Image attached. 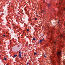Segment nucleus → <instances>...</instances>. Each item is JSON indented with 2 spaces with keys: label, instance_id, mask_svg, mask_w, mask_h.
I'll return each mask as SVG.
<instances>
[{
  "label": "nucleus",
  "instance_id": "obj_20",
  "mask_svg": "<svg viewBox=\"0 0 65 65\" xmlns=\"http://www.w3.org/2000/svg\"><path fill=\"white\" fill-rule=\"evenodd\" d=\"M54 43H55V44H56V42H55Z\"/></svg>",
  "mask_w": 65,
  "mask_h": 65
},
{
  "label": "nucleus",
  "instance_id": "obj_13",
  "mask_svg": "<svg viewBox=\"0 0 65 65\" xmlns=\"http://www.w3.org/2000/svg\"><path fill=\"white\" fill-rule=\"evenodd\" d=\"M30 64V63H27V65H28V64Z\"/></svg>",
  "mask_w": 65,
  "mask_h": 65
},
{
  "label": "nucleus",
  "instance_id": "obj_8",
  "mask_svg": "<svg viewBox=\"0 0 65 65\" xmlns=\"http://www.w3.org/2000/svg\"><path fill=\"white\" fill-rule=\"evenodd\" d=\"M61 10H65V8H64L63 9H61Z\"/></svg>",
  "mask_w": 65,
  "mask_h": 65
},
{
  "label": "nucleus",
  "instance_id": "obj_1",
  "mask_svg": "<svg viewBox=\"0 0 65 65\" xmlns=\"http://www.w3.org/2000/svg\"><path fill=\"white\" fill-rule=\"evenodd\" d=\"M58 52L57 53V57H58V59L59 60H60V58L62 57V54H61V50H58Z\"/></svg>",
  "mask_w": 65,
  "mask_h": 65
},
{
  "label": "nucleus",
  "instance_id": "obj_2",
  "mask_svg": "<svg viewBox=\"0 0 65 65\" xmlns=\"http://www.w3.org/2000/svg\"><path fill=\"white\" fill-rule=\"evenodd\" d=\"M60 37H61V38H65V36H63L62 35H60Z\"/></svg>",
  "mask_w": 65,
  "mask_h": 65
},
{
  "label": "nucleus",
  "instance_id": "obj_11",
  "mask_svg": "<svg viewBox=\"0 0 65 65\" xmlns=\"http://www.w3.org/2000/svg\"><path fill=\"white\" fill-rule=\"evenodd\" d=\"M3 36H4V37H5V36H6L5 35H3Z\"/></svg>",
  "mask_w": 65,
  "mask_h": 65
},
{
  "label": "nucleus",
  "instance_id": "obj_7",
  "mask_svg": "<svg viewBox=\"0 0 65 65\" xmlns=\"http://www.w3.org/2000/svg\"><path fill=\"white\" fill-rule=\"evenodd\" d=\"M34 55L35 56H36V55L37 54H36V53L35 52L34 53Z\"/></svg>",
  "mask_w": 65,
  "mask_h": 65
},
{
  "label": "nucleus",
  "instance_id": "obj_12",
  "mask_svg": "<svg viewBox=\"0 0 65 65\" xmlns=\"http://www.w3.org/2000/svg\"><path fill=\"white\" fill-rule=\"evenodd\" d=\"M39 43H41V40H40V41L39 42Z\"/></svg>",
  "mask_w": 65,
  "mask_h": 65
},
{
  "label": "nucleus",
  "instance_id": "obj_16",
  "mask_svg": "<svg viewBox=\"0 0 65 65\" xmlns=\"http://www.w3.org/2000/svg\"><path fill=\"white\" fill-rule=\"evenodd\" d=\"M37 20V18H35V20Z\"/></svg>",
  "mask_w": 65,
  "mask_h": 65
},
{
  "label": "nucleus",
  "instance_id": "obj_14",
  "mask_svg": "<svg viewBox=\"0 0 65 65\" xmlns=\"http://www.w3.org/2000/svg\"><path fill=\"white\" fill-rule=\"evenodd\" d=\"M19 54H21V52H19Z\"/></svg>",
  "mask_w": 65,
  "mask_h": 65
},
{
  "label": "nucleus",
  "instance_id": "obj_19",
  "mask_svg": "<svg viewBox=\"0 0 65 65\" xmlns=\"http://www.w3.org/2000/svg\"><path fill=\"white\" fill-rule=\"evenodd\" d=\"M38 15H37V17H38Z\"/></svg>",
  "mask_w": 65,
  "mask_h": 65
},
{
  "label": "nucleus",
  "instance_id": "obj_21",
  "mask_svg": "<svg viewBox=\"0 0 65 65\" xmlns=\"http://www.w3.org/2000/svg\"><path fill=\"white\" fill-rule=\"evenodd\" d=\"M59 23V22L58 21V23Z\"/></svg>",
  "mask_w": 65,
  "mask_h": 65
},
{
  "label": "nucleus",
  "instance_id": "obj_18",
  "mask_svg": "<svg viewBox=\"0 0 65 65\" xmlns=\"http://www.w3.org/2000/svg\"><path fill=\"white\" fill-rule=\"evenodd\" d=\"M44 57H46V56H45V55L44 56Z\"/></svg>",
  "mask_w": 65,
  "mask_h": 65
},
{
  "label": "nucleus",
  "instance_id": "obj_23",
  "mask_svg": "<svg viewBox=\"0 0 65 65\" xmlns=\"http://www.w3.org/2000/svg\"><path fill=\"white\" fill-rule=\"evenodd\" d=\"M52 11H53V10H52Z\"/></svg>",
  "mask_w": 65,
  "mask_h": 65
},
{
  "label": "nucleus",
  "instance_id": "obj_17",
  "mask_svg": "<svg viewBox=\"0 0 65 65\" xmlns=\"http://www.w3.org/2000/svg\"><path fill=\"white\" fill-rule=\"evenodd\" d=\"M27 31H29V29H27Z\"/></svg>",
  "mask_w": 65,
  "mask_h": 65
},
{
  "label": "nucleus",
  "instance_id": "obj_5",
  "mask_svg": "<svg viewBox=\"0 0 65 65\" xmlns=\"http://www.w3.org/2000/svg\"><path fill=\"white\" fill-rule=\"evenodd\" d=\"M48 7H50V6H51V4H48Z\"/></svg>",
  "mask_w": 65,
  "mask_h": 65
},
{
  "label": "nucleus",
  "instance_id": "obj_3",
  "mask_svg": "<svg viewBox=\"0 0 65 65\" xmlns=\"http://www.w3.org/2000/svg\"><path fill=\"white\" fill-rule=\"evenodd\" d=\"M42 37H41V41H43V40H44V38H42Z\"/></svg>",
  "mask_w": 65,
  "mask_h": 65
},
{
  "label": "nucleus",
  "instance_id": "obj_6",
  "mask_svg": "<svg viewBox=\"0 0 65 65\" xmlns=\"http://www.w3.org/2000/svg\"><path fill=\"white\" fill-rule=\"evenodd\" d=\"M19 57H22V55L20 54L19 55Z\"/></svg>",
  "mask_w": 65,
  "mask_h": 65
},
{
  "label": "nucleus",
  "instance_id": "obj_9",
  "mask_svg": "<svg viewBox=\"0 0 65 65\" xmlns=\"http://www.w3.org/2000/svg\"><path fill=\"white\" fill-rule=\"evenodd\" d=\"M33 40H36V39H35L34 38H33Z\"/></svg>",
  "mask_w": 65,
  "mask_h": 65
},
{
  "label": "nucleus",
  "instance_id": "obj_4",
  "mask_svg": "<svg viewBox=\"0 0 65 65\" xmlns=\"http://www.w3.org/2000/svg\"><path fill=\"white\" fill-rule=\"evenodd\" d=\"M41 13H43V12H44V11H43V10H42L41 9Z\"/></svg>",
  "mask_w": 65,
  "mask_h": 65
},
{
  "label": "nucleus",
  "instance_id": "obj_15",
  "mask_svg": "<svg viewBox=\"0 0 65 65\" xmlns=\"http://www.w3.org/2000/svg\"><path fill=\"white\" fill-rule=\"evenodd\" d=\"M4 59H5V60H6V59H7L6 58H4Z\"/></svg>",
  "mask_w": 65,
  "mask_h": 65
},
{
  "label": "nucleus",
  "instance_id": "obj_10",
  "mask_svg": "<svg viewBox=\"0 0 65 65\" xmlns=\"http://www.w3.org/2000/svg\"><path fill=\"white\" fill-rule=\"evenodd\" d=\"M14 57H16V56H17V55H14Z\"/></svg>",
  "mask_w": 65,
  "mask_h": 65
},
{
  "label": "nucleus",
  "instance_id": "obj_22",
  "mask_svg": "<svg viewBox=\"0 0 65 65\" xmlns=\"http://www.w3.org/2000/svg\"><path fill=\"white\" fill-rule=\"evenodd\" d=\"M59 4H61L60 3H59Z\"/></svg>",
  "mask_w": 65,
  "mask_h": 65
}]
</instances>
